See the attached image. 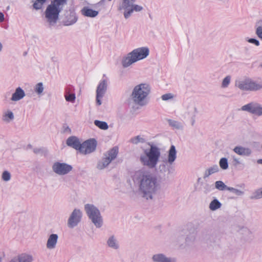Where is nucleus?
Returning a JSON list of instances; mask_svg holds the SVG:
<instances>
[{"mask_svg": "<svg viewBox=\"0 0 262 262\" xmlns=\"http://www.w3.org/2000/svg\"><path fill=\"white\" fill-rule=\"evenodd\" d=\"M48 1V0H33L32 8L36 11L42 10ZM67 2L68 0H51L50 3L47 5L43 15L50 28L56 25L59 19V14L67 4Z\"/></svg>", "mask_w": 262, "mask_h": 262, "instance_id": "f257e3e1", "label": "nucleus"}, {"mask_svg": "<svg viewBox=\"0 0 262 262\" xmlns=\"http://www.w3.org/2000/svg\"><path fill=\"white\" fill-rule=\"evenodd\" d=\"M133 179L135 183L139 184V190L142 193V196L147 200L152 199V194L159 188L157 178L146 171H136Z\"/></svg>", "mask_w": 262, "mask_h": 262, "instance_id": "f03ea898", "label": "nucleus"}, {"mask_svg": "<svg viewBox=\"0 0 262 262\" xmlns=\"http://www.w3.org/2000/svg\"><path fill=\"white\" fill-rule=\"evenodd\" d=\"M149 148L144 150L143 154L140 157L142 164L150 169L155 168L161 156L160 149L153 144L149 143Z\"/></svg>", "mask_w": 262, "mask_h": 262, "instance_id": "7ed1b4c3", "label": "nucleus"}, {"mask_svg": "<svg viewBox=\"0 0 262 262\" xmlns=\"http://www.w3.org/2000/svg\"><path fill=\"white\" fill-rule=\"evenodd\" d=\"M150 92V87L147 83H140L134 88L131 98L134 103L140 106L146 104L145 99Z\"/></svg>", "mask_w": 262, "mask_h": 262, "instance_id": "20e7f679", "label": "nucleus"}, {"mask_svg": "<svg viewBox=\"0 0 262 262\" xmlns=\"http://www.w3.org/2000/svg\"><path fill=\"white\" fill-rule=\"evenodd\" d=\"M84 210L92 222L97 228H100L103 225V219L100 210L94 205L86 204L84 205Z\"/></svg>", "mask_w": 262, "mask_h": 262, "instance_id": "39448f33", "label": "nucleus"}, {"mask_svg": "<svg viewBox=\"0 0 262 262\" xmlns=\"http://www.w3.org/2000/svg\"><path fill=\"white\" fill-rule=\"evenodd\" d=\"M119 149L117 146H114L103 154V157L99 160L96 167L99 170L106 168L111 162L115 159L118 154Z\"/></svg>", "mask_w": 262, "mask_h": 262, "instance_id": "423d86ee", "label": "nucleus"}, {"mask_svg": "<svg viewBox=\"0 0 262 262\" xmlns=\"http://www.w3.org/2000/svg\"><path fill=\"white\" fill-rule=\"evenodd\" d=\"M136 0H123L121 5L118 8L119 10H124V16L126 19L129 18L134 11L140 12L143 7L138 5L134 4Z\"/></svg>", "mask_w": 262, "mask_h": 262, "instance_id": "0eeeda50", "label": "nucleus"}, {"mask_svg": "<svg viewBox=\"0 0 262 262\" xmlns=\"http://www.w3.org/2000/svg\"><path fill=\"white\" fill-rule=\"evenodd\" d=\"M177 158V150L176 147L173 145H171L168 151L167 159H165L163 163L159 165L158 170L160 173H163L167 171L168 170L166 163H168L172 164Z\"/></svg>", "mask_w": 262, "mask_h": 262, "instance_id": "6e6552de", "label": "nucleus"}, {"mask_svg": "<svg viewBox=\"0 0 262 262\" xmlns=\"http://www.w3.org/2000/svg\"><path fill=\"white\" fill-rule=\"evenodd\" d=\"M73 167L67 163L56 162L52 165V170L58 175H65L69 173Z\"/></svg>", "mask_w": 262, "mask_h": 262, "instance_id": "1a4fd4ad", "label": "nucleus"}, {"mask_svg": "<svg viewBox=\"0 0 262 262\" xmlns=\"http://www.w3.org/2000/svg\"><path fill=\"white\" fill-rule=\"evenodd\" d=\"M97 142L94 138H90L84 141L81 145L80 153L84 155L90 154L96 149Z\"/></svg>", "mask_w": 262, "mask_h": 262, "instance_id": "9d476101", "label": "nucleus"}, {"mask_svg": "<svg viewBox=\"0 0 262 262\" xmlns=\"http://www.w3.org/2000/svg\"><path fill=\"white\" fill-rule=\"evenodd\" d=\"M82 213L79 209H74L70 215L68 220V226L70 228H73L77 226L81 222Z\"/></svg>", "mask_w": 262, "mask_h": 262, "instance_id": "9b49d317", "label": "nucleus"}, {"mask_svg": "<svg viewBox=\"0 0 262 262\" xmlns=\"http://www.w3.org/2000/svg\"><path fill=\"white\" fill-rule=\"evenodd\" d=\"M241 110L258 116H262V106L257 102H252L244 105Z\"/></svg>", "mask_w": 262, "mask_h": 262, "instance_id": "f8f14e48", "label": "nucleus"}, {"mask_svg": "<svg viewBox=\"0 0 262 262\" xmlns=\"http://www.w3.org/2000/svg\"><path fill=\"white\" fill-rule=\"evenodd\" d=\"M107 88V80L102 79L99 82L96 90V101L97 105H100L102 104L101 98L105 94Z\"/></svg>", "mask_w": 262, "mask_h": 262, "instance_id": "ddd939ff", "label": "nucleus"}, {"mask_svg": "<svg viewBox=\"0 0 262 262\" xmlns=\"http://www.w3.org/2000/svg\"><path fill=\"white\" fill-rule=\"evenodd\" d=\"M131 52L138 61L146 58L149 55V50L147 47H141L134 49Z\"/></svg>", "mask_w": 262, "mask_h": 262, "instance_id": "4468645a", "label": "nucleus"}, {"mask_svg": "<svg viewBox=\"0 0 262 262\" xmlns=\"http://www.w3.org/2000/svg\"><path fill=\"white\" fill-rule=\"evenodd\" d=\"M66 144L68 146L72 147L80 152L81 151V145L79 138L75 136L69 137L66 140Z\"/></svg>", "mask_w": 262, "mask_h": 262, "instance_id": "2eb2a0df", "label": "nucleus"}, {"mask_svg": "<svg viewBox=\"0 0 262 262\" xmlns=\"http://www.w3.org/2000/svg\"><path fill=\"white\" fill-rule=\"evenodd\" d=\"M151 259L153 262H178L176 258L168 257L162 253L154 254L151 257Z\"/></svg>", "mask_w": 262, "mask_h": 262, "instance_id": "dca6fc26", "label": "nucleus"}, {"mask_svg": "<svg viewBox=\"0 0 262 262\" xmlns=\"http://www.w3.org/2000/svg\"><path fill=\"white\" fill-rule=\"evenodd\" d=\"M78 17L74 11H70L65 15L64 19L63 21L64 26H71L76 23Z\"/></svg>", "mask_w": 262, "mask_h": 262, "instance_id": "f3484780", "label": "nucleus"}, {"mask_svg": "<svg viewBox=\"0 0 262 262\" xmlns=\"http://www.w3.org/2000/svg\"><path fill=\"white\" fill-rule=\"evenodd\" d=\"M136 62H137V60L130 52L126 56L122 58L121 64L124 68H126Z\"/></svg>", "mask_w": 262, "mask_h": 262, "instance_id": "a211bd4d", "label": "nucleus"}, {"mask_svg": "<svg viewBox=\"0 0 262 262\" xmlns=\"http://www.w3.org/2000/svg\"><path fill=\"white\" fill-rule=\"evenodd\" d=\"M33 259L32 255L22 253L14 257L9 262H32Z\"/></svg>", "mask_w": 262, "mask_h": 262, "instance_id": "6ab92c4d", "label": "nucleus"}, {"mask_svg": "<svg viewBox=\"0 0 262 262\" xmlns=\"http://www.w3.org/2000/svg\"><path fill=\"white\" fill-rule=\"evenodd\" d=\"M233 151L236 154L242 156H249L252 153V150L250 148L242 146H235L233 149Z\"/></svg>", "mask_w": 262, "mask_h": 262, "instance_id": "aec40b11", "label": "nucleus"}, {"mask_svg": "<svg viewBox=\"0 0 262 262\" xmlns=\"http://www.w3.org/2000/svg\"><path fill=\"white\" fill-rule=\"evenodd\" d=\"M74 91V88L72 85H69L66 88L65 99L67 101L71 102L75 101L76 96Z\"/></svg>", "mask_w": 262, "mask_h": 262, "instance_id": "412c9836", "label": "nucleus"}, {"mask_svg": "<svg viewBox=\"0 0 262 262\" xmlns=\"http://www.w3.org/2000/svg\"><path fill=\"white\" fill-rule=\"evenodd\" d=\"M196 232L193 229L192 232H190L189 234H188L185 238V245L183 246V244L180 245L182 247H185L186 246H191L193 245L195 238H196Z\"/></svg>", "mask_w": 262, "mask_h": 262, "instance_id": "4be33fe9", "label": "nucleus"}, {"mask_svg": "<svg viewBox=\"0 0 262 262\" xmlns=\"http://www.w3.org/2000/svg\"><path fill=\"white\" fill-rule=\"evenodd\" d=\"M58 236L57 234H51L50 235L47 242V248L49 249H54L57 243Z\"/></svg>", "mask_w": 262, "mask_h": 262, "instance_id": "5701e85b", "label": "nucleus"}, {"mask_svg": "<svg viewBox=\"0 0 262 262\" xmlns=\"http://www.w3.org/2000/svg\"><path fill=\"white\" fill-rule=\"evenodd\" d=\"M81 13L84 16L93 18L98 15L99 12L85 6L81 9Z\"/></svg>", "mask_w": 262, "mask_h": 262, "instance_id": "b1692460", "label": "nucleus"}, {"mask_svg": "<svg viewBox=\"0 0 262 262\" xmlns=\"http://www.w3.org/2000/svg\"><path fill=\"white\" fill-rule=\"evenodd\" d=\"M25 96V93L24 91L20 87H18L12 94L11 100L14 101H18L23 99Z\"/></svg>", "mask_w": 262, "mask_h": 262, "instance_id": "393cba45", "label": "nucleus"}, {"mask_svg": "<svg viewBox=\"0 0 262 262\" xmlns=\"http://www.w3.org/2000/svg\"><path fill=\"white\" fill-rule=\"evenodd\" d=\"M250 79L247 78L244 80L236 81L235 86L242 91H249Z\"/></svg>", "mask_w": 262, "mask_h": 262, "instance_id": "a878e982", "label": "nucleus"}, {"mask_svg": "<svg viewBox=\"0 0 262 262\" xmlns=\"http://www.w3.org/2000/svg\"><path fill=\"white\" fill-rule=\"evenodd\" d=\"M197 113V110L194 105L192 103L187 106L186 111L185 113L186 117H190L195 116Z\"/></svg>", "mask_w": 262, "mask_h": 262, "instance_id": "bb28decb", "label": "nucleus"}, {"mask_svg": "<svg viewBox=\"0 0 262 262\" xmlns=\"http://www.w3.org/2000/svg\"><path fill=\"white\" fill-rule=\"evenodd\" d=\"M219 171V168L217 165H213L212 167H209V168L205 170L203 178L205 179L206 178H208L209 176L216 172H217Z\"/></svg>", "mask_w": 262, "mask_h": 262, "instance_id": "cd10ccee", "label": "nucleus"}, {"mask_svg": "<svg viewBox=\"0 0 262 262\" xmlns=\"http://www.w3.org/2000/svg\"><path fill=\"white\" fill-rule=\"evenodd\" d=\"M250 91H257L262 89V82H257L250 79Z\"/></svg>", "mask_w": 262, "mask_h": 262, "instance_id": "c85d7f7f", "label": "nucleus"}, {"mask_svg": "<svg viewBox=\"0 0 262 262\" xmlns=\"http://www.w3.org/2000/svg\"><path fill=\"white\" fill-rule=\"evenodd\" d=\"M107 244L109 247L114 249H118L119 248V245L114 235L109 237L107 241Z\"/></svg>", "mask_w": 262, "mask_h": 262, "instance_id": "c756f323", "label": "nucleus"}, {"mask_svg": "<svg viewBox=\"0 0 262 262\" xmlns=\"http://www.w3.org/2000/svg\"><path fill=\"white\" fill-rule=\"evenodd\" d=\"M222 206L221 202L216 199H213L209 204V208L212 211H215Z\"/></svg>", "mask_w": 262, "mask_h": 262, "instance_id": "7c9ffc66", "label": "nucleus"}, {"mask_svg": "<svg viewBox=\"0 0 262 262\" xmlns=\"http://www.w3.org/2000/svg\"><path fill=\"white\" fill-rule=\"evenodd\" d=\"M94 123L95 125L102 130H106L108 128L107 123L105 121H102L98 120L94 121Z\"/></svg>", "mask_w": 262, "mask_h": 262, "instance_id": "2f4dec72", "label": "nucleus"}, {"mask_svg": "<svg viewBox=\"0 0 262 262\" xmlns=\"http://www.w3.org/2000/svg\"><path fill=\"white\" fill-rule=\"evenodd\" d=\"M262 198V187L256 190L250 196L251 200H257Z\"/></svg>", "mask_w": 262, "mask_h": 262, "instance_id": "473e14b6", "label": "nucleus"}, {"mask_svg": "<svg viewBox=\"0 0 262 262\" xmlns=\"http://www.w3.org/2000/svg\"><path fill=\"white\" fill-rule=\"evenodd\" d=\"M168 122L170 126L176 129H180L183 128L182 124L177 121H175L172 119H168Z\"/></svg>", "mask_w": 262, "mask_h": 262, "instance_id": "72a5a7b5", "label": "nucleus"}, {"mask_svg": "<svg viewBox=\"0 0 262 262\" xmlns=\"http://www.w3.org/2000/svg\"><path fill=\"white\" fill-rule=\"evenodd\" d=\"M219 165L223 170H226L229 167L228 159L226 158H222L219 161Z\"/></svg>", "mask_w": 262, "mask_h": 262, "instance_id": "f704fd0d", "label": "nucleus"}, {"mask_svg": "<svg viewBox=\"0 0 262 262\" xmlns=\"http://www.w3.org/2000/svg\"><path fill=\"white\" fill-rule=\"evenodd\" d=\"M215 187L219 190H227L228 186L222 181H217L215 182Z\"/></svg>", "mask_w": 262, "mask_h": 262, "instance_id": "c9c22d12", "label": "nucleus"}, {"mask_svg": "<svg viewBox=\"0 0 262 262\" xmlns=\"http://www.w3.org/2000/svg\"><path fill=\"white\" fill-rule=\"evenodd\" d=\"M44 87L42 82L37 83L34 88V91L38 95H40L42 93Z\"/></svg>", "mask_w": 262, "mask_h": 262, "instance_id": "e433bc0d", "label": "nucleus"}, {"mask_svg": "<svg viewBox=\"0 0 262 262\" xmlns=\"http://www.w3.org/2000/svg\"><path fill=\"white\" fill-rule=\"evenodd\" d=\"M259 25V26L256 29L255 33L260 39H262V20L257 22L256 25Z\"/></svg>", "mask_w": 262, "mask_h": 262, "instance_id": "4c0bfd02", "label": "nucleus"}, {"mask_svg": "<svg viewBox=\"0 0 262 262\" xmlns=\"http://www.w3.org/2000/svg\"><path fill=\"white\" fill-rule=\"evenodd\" d=\"M130 142L135 144H137L139 143H143L145 142V140L144 138L141 137L140 136H137L131 138Z\"/></svg>", "mask_w": 262, "mask_h": 262, "instance_id": "58836bf2", "label": "nucleus"}, {"mask_svg": "<svg viewBox=\"0 0 262 262\" xmlns=\"http://www.w3.org/2000/svg\"><path fill=\"white\" fill-rule=\"evenodd\" d=\"M33 152L35 154H38L41 156H46L48 153L47 149L44 147L35 148L33 149Z\"/></svg>", "mask_w": 262, "mask_h": 262, "instance_id": "ea45409f", "label": "nucleus"}, {"mask_svg": "<svg viewBox=\"0 0 262 262\" xmlns=\"http://www.w3.org/2000/svg\"><path fill=\"white\" fill-rule=\"evenodd\" d=\"M227 190L230 191V192H232V193H234L237 196H241L243 195L244 194V192L238 190L237 189L234 188L233 187H229L228 188Z\"/></svg>", "mask_w": 262, "mask_h": 262, "instance_id": "a19ab883", "label": "nucleus"}, {"mask_svg": "<svg viewBox=\"0 0 262 262\" xmlns=\"http://www.w3.org/2000/svg\"><path fill=\"white\" fill-rule=\"evenodd\" d=\"M230 77L229 76H227L225 77L222 81V86L223 88H226L228 86L230 82Z\"/></svg>", "mask_w": 262, "mask_h": 262, "instance_id": "79ce46f5", "label": "nucleus"}, {"mask_svg": "<svg viewBox=\"0 0 262 262\" xmlns=\"http://www.w3.org/2000/svg\"><path fill=\"white\" fill-rule=\"evenodd\" d=\"M11 178V174L8 171H4L2 173V179L5 181H8Z\"/></svg>", "mask_w": 262, "mask_h": 262, "instance_id": "37998d69", "label": "nucleus"}, {"mask_svg": "<svg viewBox=\"0 0 262 262\" xmlns=\"http://www.w3.org/2000/svg\"><path fill=\"white\" fill-rule=\"evenodd\" d=\"M247 41L250 43L255 45L256 46H258L260 44L259 40L255 38H248Z\"/></svg>", "mask_w": 262, "mask_h": 262, "instance_id": "c03bdc74", "label": "nucleus"}, {"mask_svg": "<svg viewBox=\"0 0 262 262\" xmlns=\"http://www.w3.org/2000/svg\"><path fill=\"white\" fill-rule=\"evenodd\" d=\"M173 96L171 93H167L162 96L161 98L164 101H167L173 98Z\"/></svg>", "mask_w": 262, "mask_h": 262, "instance_id": "a18cd8bd", "label": "nucleus"}, {"mask_svg": "<svg viewBox=\"0 0 262 262\" xmlns=\"http://www.w3.org/2000/svg\"><path fill=\"white\" fill-rule=\"evenodd\" d=\"M211 190V186L209 184H205L203 188V192L205 194H207Z\"/></svg>", "mask_w": 262, "mask_h": 262, "instance_id": "49530a36", "label": "nucleus"}, {"mask_svg": "<svg viewBox=\"0 0 262 262\" xmlns=\"http://www.w3.org/2000/svg\"><path fill=\"white\" fill-rule=\"evenodd\" d=\"M63 133L71 134V129L66 124H64L62 126Z\"/></svg>", "mask_w": 262, "mask_h": 262, "instance_id": "de8ad7c7", "label": "nucleus"}, {"mask_svg": "<svg viewBox=\"0 0 262 262\" xmlns=\"http://www.w3.org/2000/svg\"><path fill=\"white\" fill-rule=\"evenodd\" d=\"M216 237L214 235L209 236V238L207 239V243H212L216 242Z\"/></svg>", "mask_w": 262, "mask_h": 262, "instance_id": "09e8293b", "label": "nucleus"}, {"mask_svg": "<svg viewBox=\"0 0 262 262\" xmlns=\"http://www.w3.org/2000/svg\"><path fill=\"white\" fill-rule=\"evenodd\" d=\"M5 117H8L9 119L12 120L14 118V115L12 112L8 111L5 115Z\"/></svg>", "mask_w": 262, "mask_h": 262, "instance_id": "8fccbe9b", "label": "nucleus"}, {"mask_svg": "<svg viewBox=\"0 0 262 262\" xmlns=\"http://www.w3.org/2000/svg\"><path fill=\"white\" fill-rule=\"evenodd\" d=\"M233 165L236 166L238 164H241V162L238 158L235 157V156H232Z\"/></svg>", "mask_w": 262, "mask_h": 262, "instance_id": "3c124183", "label": "nucleus"}, {"mask_svg": "<svg viewBox=\"0 0 262 262\" xmlns=\"http://www.w3.org/2000/svg\"><path fill=\"white\" fill-rule=\"evenodd\" d=\"M40 169V165L38 164H36L35 166V167L34 168V170L38 172V170H39Z\"/></svg>", "mask_w": 262, "mask_h": 262, "instance_id": "603ef678", "label": "nucleus"}, {"mask_svg": "<svg viewBox=\"0 0 262 262\" xmlns=\"http://www.w3.org/2000/svg\"><path fill=\"white\" fill-rule=\"evenodd\" d=\"M4 20V14L3 13L0 12V23L3 21Z\"/></svg>", "mask_w": 262, "mask_h": 262, "instance_id": "864d4df0", "label": "nucleus"}, {"mask_svg": "<svg viewBox=\"0 0 262 262\" xmlns=\"http://www.w3.org/2000/svg\"><path fill=\"white\" fill-rule=\"evenodd\" d=\"M195 116H191V117H190L189 118H191V125H193L194 124V122H195Z\"/></svg>", "mask_w": 262, "mask_h": 262, "instance_id": "5fc2aeb1", "label": "nucleus"}, {"mask_svg": "<svg viewBox=\"0 0 262 262\" xmlns=\"http://www.w3.org/2000/svg\"><path fill=\"white\" fill-rule=\"evenodd\" d=\"M257 163L259 164H262V159H260L257 160Z\"/></svg>", "mask_w": 262, "mask_h": 262, "instance_id": "6e6d98bb", "label": "nucleus"}, {"mask_svg": "<svg viewBox=\"0 0 262 262\" xmlns=\"http://www.w3.org/2000/svg\"><path fill=\"white\" fill-rule=\"evenodd\" d=\"M3 48L2 44L0 42V52L2 51Z\"/></svg>", "mask_w": 262, "mask_h": 262, "instance_id": "4d7b16f0", "label": "nucleus"}, {"mask_svg": "<svg viewBox=\"0 0 262 262\" xmlns=\"http://www.w3.org/2000/svg\"><path fill=\"white\" fill-rule=\"evenodd\" d=\"M27 54V52H25L24 53V56H26Z\"/></svg>", "mask_w": 262, "mask_h": 262, "instance_id": "13d9d810", "label": "nucleus"}, {"mask_svg": "<svg viewBox=\"0 0 262 262\" xmlns=\"http://www.w3.org/2000/svg\"><path fill=\"white\" fill-rule=\"evenodd\" d=\"M183 238H183V237H180V239H179V241H180V240H181V239H183Z\"/></svg>", "mask_w": 262, "mask_h": 262, "instance_id": "bf43d9fd", "label": "nucleus"}, {"mask_svg": "<svg viewBox=\"0 0 262 262\" xmlns=\"http://www.w3.org/2000/svg\"><path fill=\"white\" fill-rule=\"evenodd\" d=\"M2 258L1 257H0V262H2Z\"/></svg>", "mask_w": 262, "mask_h": 262, "instance_id": "052dcab7", "label": "nucleus"}, {"mask_svg": "<svg viewBox=\"0 0 262 262\" xmlns=\"http://www.w3.org/2000/svg\"><path fill=\"white\" fill-rule=\"evenodd\" d=\"M259 67L262 68V63H261V64L259 65Z\"/></svg>", "mask_w": 262, "mask_h": 262, "instance_id": "680f3d73", "label": "nucleus"}, {"mask_svg": "<svg viewBox=\"0 0 262 262\" xmlns=\"http://www.w3.org/2000/svg\"><path fill=\"white\" fill-rule=\"evenodd\" d=\"M200 179H201V178H199L198 179V181H200Z\"/></svg>", "mask_w": 262, "mask_h": 262, "instance_id": "e2e57ef3", "label": "nucleus"}, {"mask_svg": "<svg viewBox=\"0 0 262 262\" xmlns=\"http://www.w3.org/2000/svg\"><path fill=\"white\" fill-rule=\"evenodd\" d=\"M28 146H29V147H31V145H29Z\"/></svg>", "mask_w": 262, "mask_h": 262, "instance_id": "0e129e2a", "label": "nucleus"}, {"mask_svg": "<svg viewBox=\"0 0 262 262\" xmlns=\"http://www.w3.org/2000/svg\"><path fill=\"white\" fill-rule=\"evenodd\" d=\"M108 1H111L112 0H108Z\"/></svg>", "mask_w": 262, "mask_h": 262, "instance_id": "69168bd1", "label": "nucleus"}]
</instances>
